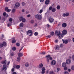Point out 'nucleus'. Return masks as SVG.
<instances>
[{"mask_svg":"<svg viewBox=\"0 0 74 74\" xmlns=\"http://www.w3.org/2000/svg\"><path fill=\"white\" fill-rule=\"evenodd\" d=\"M55 34H56L57 36H59V38L60 39H62L63 37V35L62 34L60 31H56L55 32Z\"/></svg>","mask_w":74,"mask_h":74,"instance_id":"obj_1","label":"nucleus"},{"mask_svg":"<svg viewBox=\"0 0 74 74\" xmlns=\"http://www.w3.org/2000/svg\"><path fill=\"white\" fill-rule=\"evenodd\" d=\"M6 60L2 62V64H5L3 66V68L2 69V70H6L7 69V67H8V66H7L6 65Z\"/></svg>","mask_w":74,"mask_h":74,"instance_id":"obj_2","label":"nucleus"},{"mask_svg":"<svg viewBox=\"0 0 74 74\" xmlns=\"http://www.w3.org/2000/svg\"><path fill=\"white\" fill-rule=\"evenodd\" d=\"M42 15H38V14L35 15V18L38 19H39L40 20L42 19Z\"/></svg>","mask_w":74,"mask_h":74,"instance_id":"obj_3","label":"nucleus"},{"mask_svg":"<svg viewBox=\"0 0 74 74\" xmlns=\"http://www.w3.org/2000/svg\"><path fill=\"white\" fill-rule=\"evenodd\" d=\"M19 20L20 21H22V22L25 23L26 22V19L23 18V17L22 16H20L19 18Z\"/></svg>","mask_w":74,"mask_h":74,"instance_id":"obj_4","label":"nucleus"},{"mask_svg":"<svg viewBox=\"0 0 74 74\" xmlns=\"http://www.w3.org/2000/svg\"><path fill=\"white\" fill-rule=\"evenodd\" d=\"M46 57L47 58V62H49V60H52V57H51V56H50V55H48V56H46Z\"/></svg>","mask_w":74,"mask_h":74,"instance_id":"obj_5","label":"nucleus"},{"mask_svg":"<svg viewBox=\"0 0 74 74\" xmlns=\"http://www.w3.org/2000/svg\"><path fill=\"white\" fill-rule=\"evenodd\" d=\"M9 22L8 24V27L12 25V18H10L9 19Z\"/></svg>","mask_w":74,"mask_h":74,"instance_id":"obj_6","label":"nucleus"},{"mask_svg":"<svg viewBox=\"0 0 74 74\" xmlns=\"http://www.w3.org/2000/svg\"><path fill=\"white\" fill-rule=\"evenodd\" d=\"M33 32L32 30H29L27 32V34H29V36H32Z\"/></svg>","mask_w":74,"mask_h":74,"instance_id":"obj_7","label":"nucleus"},{"mask_svg":"<svg viewBox=\"0 0 74 74\" xmlns=\"http://www.w3.org/2000/svg\"><path fill=\"white\" fill-rule=\"evenodd\" d=\"M53 21H54V19L53 18H51V17H49V21L50 23H52V22H53Z\"/></svg>","mask_w":74,"mask_h":74,"instance_id":"obj_8","label":"nucleus"},{"mask_svg":"<svg viewBox=\"0 0 74 74\" xmlns=\"http://www.w3.org/2000/svg\"><path fill=\"white\" fill-rule=\"evenodd\" d=\"M62 32V34L63 35L66 34L67 33V30H66V29L63 30Z\"/></svg>","mask_w":74,"mask_h":74,"instance_id":"obj_9","label":"nucleus"},{"mask_svg":"<svg viewBox=\"0 0 74 74\" xmlns=\"http://www.w3.org/2000/svg\"><path fill=\"white\" fill-rule=\"evenodd\" d=\"M13 67L14 68H16V69H19L20 68V66L19 65H14Z\"/></svg>","mask_w":74,"mask_h":74,"instance_id":"obj_10","label":"nucleus"},{"mask_svg":"<svg viewBox=\"0 0 74 74\" xmlns=\"http://www.w3.org/2000/svg\"><path fill=\"white\" fill-rule=\"evenodd\" d=\"M45 68L44 67H43L42 68V74H44L45 73Z\"/></svg>","mask_w":74,"mask_h":74,"instance_id":"obj_11","label":"nucleus"},{"mask_svg":"<svg viewBox=\"0 0 74 74\" xmlns=\"http://www.w3.org/2000/svg\"><path fill=\"white\" fill-rule=\"evenodd\" d=\"M56 61H55V60H53L51 62V65L53 66H54V65H55V64H56Z\"/></svg>","mask_w":74,"mask_h":74,"instance_id":"obj_12","label":"nucleus"},{"mask_svg":"<svg viewBox=\"0 0 74 74\" xmlns=\"http://www.w3.org/2000/svg\"><path fill=\"white\" fill-rule=\"evenodd\" d=\"M60 48V47H59V46L57 45L55 47V50H56L57 51H58V50H59Z\"/></svg>","mask_w":74,"mask_h":74,"instance_id":"obj_13","label":"nucleus"},{"mask_svg":"<svg viewBox=\"0 0 74 74\" xmlns=\"http://www.w3.org/2000/svg\"><path fill=\"white\" fill-rule=\"evenodd\" d=\"M66 63L68 64H70L71 63V60H67L66 61Z\"/></svg>","mask_w":74,"mask_h":74,"instance_id":"obj_14","label":"nucleus"},{"mask_svg":"<svg viewBox=\"0 0 74 74\" xmlns=\"http://www.w3.org/2000/svg\"><path fill=\"white\" fill-rule=\"evenodd\" d=\"M20 3H17L15 5L16 7H19L20 6Z\"/></svg>","mask_w":74,"mask_h":74,"instance_id":"obj_15","label":"nucleus"},{"mask_svg":"<svg viewBox=\"0 0 74 74\" xmlns=\"http://www.w3.org/2000/svg\"><path fill=\"white\" fill-rule=\"evenodd\" d=\"M62 26L63 27H66L67 26V24L65 23H62Z\"/></svg>","mask_w":74,"mask_h":74,"instance_id":"obj_16","label":"nucleus"},{"mask_svg":"<svg viewBox=\"0 0 74 74\" xmlns=\"http://www.w3.org/2000/svg\"><path fill=\"white\" fill-rule=\"evenodd\" d=\"M5 11H7V12H10L11 11V9H8V8L7 7H6L5 8Z\"/></svg>","mask_w":74,"mask_h":74,"instance_id":"obj_17","label":"nucleus"},{"mask_svg":"<svg viewBox=\"0 0 74 74\" xmlns=\"http://www.w3.org/2000/svg\"><path fill=\"white\" fill-rule=\"evenodd\" d=\"M43 67V64L42 63L40 64L38 66V67L40 69H41L42 67Z\"/></svg>","mask_w":74,"mask_h":74,"instance_id":"obj_18","label":"nucleus"},{"mask_svg":"<svg viewBox=\"0 0 74 74\" xmlns=\"http://www.w3.org/2000/svg\"><path fill=\"white\" fill-rule=\"evenodd\" d=\"M49 0H46L45 2V4L47 5L49 4Z\"/></svg>","mask_w":74,"mask_h":74,"instance_id":"obj_19","label":"nucleus"},{"mask_svg":"<svg viewBox=\"0 0 74 74\" xmlns=\"http://www.w3.org/2000/svg\"><path fill=\"white\" fill-rule=\"evenodd\" d=\"M18 57H21V56H23V54L21 53H18Z\"/></svg>","mask_w":74,"mask_h":74,"instance_id":"obj_20","label":"nucleus"},{"mask_svg":"<svg viewBox=\"0 0 74 74\" xmlns=\"http://www.w3.org/2000/svg\"><path fill=\"white\" fill-rule=\"evenodd\" d=\"M69 42V41L67 40H64V43L65 44H67Z\"/></svg>","mask_w":74,"mask_h":74,"instance_id":"obj_21","label":"nucleus"},{"mask_svg":"<svg viewBox=\"0 0 74 74\" xmlns=\"http://www.w3.org/2000/svg\"><path fill=\"white\" fill-rule=\"evenodd\" d=\"M20 60H21V57H18L17 58V61L18 62H19Z\"/></svg>","mask_w":74,"mask_h":74,"instance_id":"obj_22","label":"nucleus"},{"mask_svg":"<svg viewBox=\"0 0 74 74\" xmlns=\"http://www.w3.org/2000/svg\"><path fill=\"white\" fill-rule=\"evenodd\" d=\"M51 11L53 12H55L56 11V8H53Z\"/></svg>","mask_w":74,"mask_h":74,"instance_id":"obj_23","label":"nucleus"},{"mask_svg":"<svg viewBox=\"0 0 74 74\" xmlns=\"http://www.w3.org/2000/svg\"><path fill=\"white\" fill-rule=\"evenodd\" d=\"M62 67H66V64L65 63H63L62 64Z\"/></svg>","mask_w":74,"mask_h":74,"instance_id":"obj_24","label":"nucleus"},{"mask_svg":"<svg viewBox=\"0 0 74 74\" xmlns=\"http://www.w3.org/2000/svg\"><path fill=\"white\" fill-rule=\"evenodd\" d=\"M3 16H6L7 17H8V14H7L5 12H4L3 13Z\"/></svg>","mask_w":74,"mask_h":74,"instance_id":"obj_25","label":"nucleus"},{"mask_svg":"<svg viewBox=\"0 0 74 74\" xmlns=\"http://www.w3.org/2000/svg\"><path fill=\"white\" fill-rule=\"evenodd\" d=\"M20 26L21 27H22L23 26V24L22 23H21L20 24Z\"/></svg>","mask_w":74,"mask_h":74,"instance_id":"obj_26","label":"nucleus"},{"mask_svg":"<svg viewBox=\"0 0 74 74\" xmlns=\"http://www.w3.org/2000/svg\"><path fill=\"white\" fill-rule=\"evenodd\" d=\"M40 53L41 55H45V54L46 53L45 52H42Z\"/></svg>","mask_w":74,"mask_h":74,"instance_id":"obj_27","label":"nucleus"},{"mask_svg":"<svg viewBox=\"0 0 74 74\" xmlns=\"http://www.w3.org/2000/svg\"><path fill=\"white\" fill-rule=\"evenodd\" d=\"M57 10H59L60 9V5H58L57 6Z\"/></svg>","mask_w":74,"mask_h":74,"instance_id":"obj_28","label":"nucleus"},{"mask_svg":"<svg viewBox=\"0 0 74 74\" xmlns=\"http://www.w3.org/2000/svg\"><path fill=\"white\" fill-rule=\"evenodd\" d=\"M29 63H28L27 62L25 64V66H26V67H29Z\"/></svg>","mask_w":74,"mask_h":74,"instance_id":"obj_29","label":"nucleus"},{"mask_svg":"<svg viewBox=\"0 0 74 74\" xmlns=\"http://www.w3.org/2000/svg\"><path fill=\"white\" fill-rule=\"evenodd\" d=\"M21 4L22 6H24V5H26V3L25 2H23L21 3Z\"/></svg>","mask_w":74,"mask_h":74,"instance_id":"obj_30","label":"nucleus"},{"mask_svg":"<svg viewBox=\"0 0 74 74\" xmlns=\"http://www.w3.org/2000/svg\"><path fill=\"white\" fill-rule=\"evenodd\" d=\"M16 42V40L15 39H14L12 40V43H15Z\"/></svg>","mask_w":74,"mask_h":74,"instance_id":"obj_31","label":"nucleus"},{"mask_svg":"<svg viewBox=\"0 0 74 74\" xmlns=\"http://www.w3.org/2000/svg\"><path fill=\"white\" fill-rule=\"evenodd\" d=\"M13 51H15L16 50V47H13L12 48Z\"/></svg>","mask_w":74,"mask_h":74,"instance_id":"obj_32","label":"nucleus"},{"mask_svg":"<svg viewBox=\"0 0 74 74\" xmlns=\"http://www.w3.org/2000/svg\"><path fill=\"white\" fill-rule=\"evenodd\" d=\"M3 45V46H5V45H6V42H3V44H2Z\"/></svg>","mask_w":74,"mask_h":74,"instance_id":"obj_33","label":"nucleus"},{"mask_svg":"<svg viewBox=\"0 0 74 74\" xmlns=\"http://www.w3.org/2000/svg\"><path fill=\"white\" fill-rule=\"evenodd\" d=\"M71 69L72 70H74V66H72L71 67Z\"/></svg>","mask_w":74,"mask_h":74,"instance_id":"obj_34","label":"nucleus"},{"mask_svg":"<svg viewBox=\"0 0 74 74\" xmlns=\"http://www.w3.org/2000/svg\"><path fill=\"white\" fill-rule=\"evenodd\" d=\"M12 12L13 13H14L15 12V9H13L12 10Z\"/></svg>","mask_w":74,"mask_h":74,"instance_id":"obj_35","label":"nucleus"},{"mask_svg":"<svg viewBox=\"0 0 74 74\" xmlns=\"http://www.w3.org/2000/svg\"><path fill=\"white\" fill-rule=\"evenodd\" d=\"M50 34L52 36H53L54 35V32H51Z\"/></svg>","mask_w":74,"mask_h":74,"instance_id":"obj_36","label":"nucleus"},{"mask_svg":"<svg viewBox=\"0 0 74 74\" xmlns=\"http://www.w3.org/2000/svg\"><path fill=\"white\" fill-rule=\"evenodd\" d=\"M64 70H67V67L66 66H65L64 67Z\"/></svg>","mask_w":74,"mask_h":74,"instance_id":"obj_37","label":"nucleus"},{"mask_svg":"<svg viewBox=\"0 0 74 74\" xmlns=\"http://www.w3.org/2000/svg\"><path fill=\"white\" fill-rule=\"evenodd\" d=\"M38 32H35V33L34 34L35 36H37V35H38Z\"/></svg>","mask_w":74,"mask_h":74,"instance_id":"obj_38","label":"nucleus"},{"mask_svg":"<svg viewBox=\"0 0 74 74\" xmlns=\"http://www.w3.org/2000/svg\"><path fill=\"white\" fill-rule=\"evenodd\" d=\"M42 11H43V10H40L39 11L40 14H41L42 13Z\"/></svg>","mask_w":74,"mask_h":74,"instance_id":"obj_39","label":"nucleus"},{"mask_svg":"<svg viewBox=\"0 0 74 74\" xmlns=\"http://www.w3.org/2000/svg\"><path fill=\"white\" fill-rule=\"evenodd\" d=\"M52 7H51V6H50L49 7V10H52Z\"/></svg>","mask_w":74,"mask_h":74,"instance_id":"obj_40","label":"nucleus"},{"mask_svg":"<svg viewBox=\"0 0 74 74\" xmlns=\"http://www.w3.org/2000/svg\"><path fill=\"white\" fill-rule=\"evenodd\" d=\"M27 16L28 18H29V17H30V16H31V15L30 14H28Z\"/></svg>","mask_w":74,"mask_h":74,"instance_id":"obj_41","label":"nucleus"},{"mask_svg":"<svg viewBox=\"0 0 74 74\" xmlns=\"http://www.w3.org/2000/svg\"><path fill=\"white\" fill-rule=\"evenodd\" d=\"M3 46V44H0V48H2Z\"/></svg>","mask_w":74,"mask_h":74,"instance_id":"obj_42","label":"nucleus"},{"mask_svg":"<svg viewBox=\"0 0 74 74\" xmlns=\"http://www.w3.org/2000/svg\"><path fill=\"white\" fill-rule=\"evenodd\" d=\"M16 45H17V46L18 47L19 46V45H20V44L19 43H17L16 44Z\"/></svg>","mask_w":74,"mask_h":74,"instance_id":"obj_43","label":"nucleus"},{"mask_svg":"<svg viewBox=\"0 0 74 74\" xmlns=\"http://www.w3.org/2000/svg\"><path fill=\"white\" fill-rule=\"evenodd\" d=\"M72 58L73 60H74V55H73L72 56Z\"/></svg>","mask_w":74,"mask_h":74,"instance_id":"obj_44","label":"nucleus"},{"mask_svg":"<svg viewBox=\"0 0 74 74\" xmlns=\"http://www.w3.org/2000/svg\"><path fill=\"white\" fill-rule=\"evenodd\" d=\"M69 15V13H66V16H68Z\"/></svg>","mask_w":74,"mask_h":74,"instance_id":"obj_45","label":"nucleus"},{"mask_svg":"<svg viewBox=\"0 0 74 74\" xmlns=\"http://www.w3.org/2000/svg\"><path fill=\"white\" fill-rule=\"evenodd\" d=\"M46 37H48L49 38H51V36L48 35L46 36Z\"/></svg>","mask_w":74,"mask_h":74,"instance_id":"obj_46","label":"nucleus"},{"mask_svg":"<svg viewBox=\"0 0 74 74\" xmlns=\"http://www.w3.org/2000/svg\"><path fill=\"white\" fill-rule=\"evenodd\" d=\"M63 16H64V17H65V16H66V14L65 13L63 14Z\"/></svg>","mask_w":74,"mask_h":74,"instance_id":"obj_47","label":"nucleus"},{"mask_svg":"<svg viewBox=\"0 0 74 74\" xmlns=\"http://www.w3.org/2000/svg\"><path fill=\"white\" fill-rule=\"evenodd\" d=\"M50 74H54V73L53 71H51L50 73Z\"/></svg>","mask_w":74,"mask_h":74,"instance_id":"obj_48","label":"nucleus"},{"mask_svg":"<svg viewBox=\"0 0 74 74\" xmlns=\"http://www.w3.org/2000/svg\"><path fill=\"white\" fill-rule=\"evenodd\" d=\"M12 74H16V73L15 72H12Z\"/></svg>","mask_w":74,"mask_h":74,"instance_id":"obj_49","label":"nucleus"},{"mask_svg":"<svg viewBox=\"0 0 74 74\" xmlns=\"http://www.w3.org/2000/svg\"><path fill=\"white\" fill-rule=\"evenodd\" d=\"M34 20H32L31 21V23H34Z\"/></svg>","mask_w":74,"mask_h":74,"instance_id":"obj_50","label":"nucleus"},{"mask_svg":"<svg viewBox=\"0 0 74 74\" xmlns=\"http://www.w3.org/2000/svg\"><path fill=\"white\" fill-rule=\"evenodd\" d=\"M64 74H69V73L68 72L65 71L64 73Z\"/></svg>","mask_w":74,"mask_h":74,"instance_id":"obj_51","label":"nucleus"},{"mask_svg":"<svg viewBox=\"0 0 74 74\" xmlns=\"http://www.w3.org/2000/svg\"><path fill=\"white\" fill-rule=\"evenodd\" d=\"M14 70H15V69H14V68H12V72H14Z\"/></svg>","mask_w":74,"mask_h":74,"instance_id":"obj_52","label":"nucleus"},{"mask_svg":"<svg viewBox=\"0 0 74 74\" xmlns=\"http://www.w3.org/2000/svg\"><path fill=\"white\" fill-rule=\"evenodd\" d=\"M2 19L3 21H4V20H5V17H3Z\"/></svg>","mask_w":74,"mask_h":74,"instance_id":"obj_53","label":"nucleus"},{"mask_svg":"<svg viewBox=\"0 0 74 74\" xmlns=\"http://www.w3.org/2000/svg\"><path fill=\"white\" fill-rule=\"evenodd\" d=\"M29 11H27L26 12V14H29Z\"/></svg>","mask_w":74,"mask_h":74,"instance_id":"obj_54","label":"nucleus"},{"mask_svg":"<svg viewBox=\"0 0 74 74\" xmlns=\"http://www.w3.org/2000/svg\"><path fill=\"white\" fill-rule=\"evenodd\" d=\"M44 1V0H40V1L41 3H42Z\"/></svg>","mask_w":74,"mask_h":74,"instance_id":"obj_55","label":"nucleus"},{"mask_svg":"<svg viewBox=\"0 0 74 74\" xmlns=\"http://www.w3.org/2000/svg\"><path fill=\"white\" fill-rule=\"evenodd\" d=\"M55 42H56V43H57V42H58V40H56L55 41Z\"/></svg>","mask_w":74,"mask_h":74,"instance_id":"obj_56","label":"nucleus"},{"mask_svg":"<svg viewBox=\"0 0 74 74\" xmlns=\"http://www.w3.org/2000/svg\"><path fill=\"white\" fill-rule=\"evenodd\" d=\"M63 44H61L60 45V47H63Z\"/></svg>","mask_w":74,"mask_h":74,"instance_id":"obj_57","label":"nucleus"},{"mask_svg":"<svg viewBox=\"0 0 74 74\" xmlns=\"http://www.w3.org/2000/svg\"><path fill=\"white\" fill-rule=\"evenodd\" d=\"M38 24L37 23H36L34 25V26H37Z\"/></svg>","mask_w":74,"mask_h":74,"instance_id":"obj_58","label":"nucleus"},{"mask_svg":"<svg viewBox=\"0 0 74 74\" xmlns=\"http://www.w3.org/2000/svg\"><path fill=\"white\" fill-rule=\"evenodd\" d=\"M57 71H59V70H60V68H57Z\"/></svg>","mask_w":74,"mask_h":74,"instance_id":"obj_59","label":"nucleus"},{"mask_svg":"<svg viewBox=\"0 0 74 74\" xmlns=\"http://www.w3.org/2000/svg\"><path fill=\"white\" fill-rule=\"evenodd\" d=\"M10 0H5V2H8V1H9Z\"/></svg>","mask_w":74,"mask_h":74,"instance_id":"obj_60","label":"nucleus"},{"mask_svg":"<svg viewBox=\"0 0 74 74\" xmlns=\"http://www.w3.org/2000/svg\"><path fill=\"white\" fill-rule=\"evenodd\" d=\"M47 27H49V24H48L47 25Z\"/></svg>","mask_w":74,"mask_h":74,"instance_id":"obj_61","label":"nucleus"},{"mask_svg":"<svg viewBox=\"0 0 74 74\" xmlns=\"http://www.w3.org/2000/svg\"><path fill=\"white\" fill-rule=\"evenodd\" d=\"M57 22H57V21H55L54 23L55 24H57Z\"/></svg>","mask_w":74,"mask_h":74,"instance_id":"obj_62","label":"nucleus"},{"mask_svg":"<svg viewBox=\"0 0 74 74\" xmlns=\"http://www.w3.org/2000/svg\"><path fill=\"white\" fill-rule=\"evenodd\" d=\"M11 55H12V56H14V53H12Z\"/></svg>","mask_w":74,"mask_h":74,"instance_id":"obj_63","label":"nucleus"},{"mask_svg":"<svg viewBox=\"0 0 74 74\" xmlns=\"http://www.w3.org/2000/svg\"><path fill=\"white\" fill-rule=\"evenodd\" d=\"M72 2L73 3H74V0H72Z\"/></svg>","mask_w":74,"mask_h":74,"instance_id":"obj_64","label":"nucleus"}]
</instances>
